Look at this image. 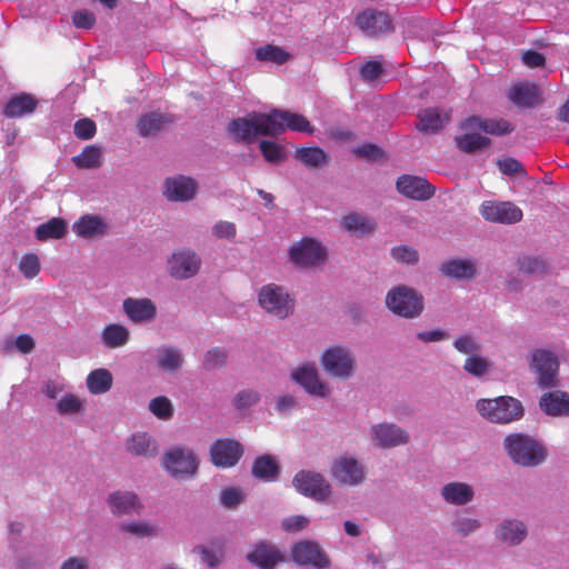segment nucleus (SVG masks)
Instances as JSON below:
<instances>
[{"instance_id":"nucleus-1","label":"nucleus","mask_w":569,"mask_h":569,"mask_svg":"<svg viewBox=\"0 0 569 569\" xmlns=\"http://www.w3.org/2000/svg\"><path fill=\"white\" fill-rule=\"evenodd\" d=\"M286 129L309 134L315 132V127L306 117L280 109L238 118L229 124V132L246 142L253 141L258 136H277Z\"/></svg>"},{"instance_id":"nucleus-2","label":"nucleus","mask_w":569,"mask_h":569,"mask_svg":"<svg viewBox=\"0 0 569 569\" xmlns=\"http://www.w3.org/2000/svg\"><path fill=\"white\" fill-rule=\"evenodd\" d=\"M502 446L510 460L525 468L538 467L548 457L547 447L536 437L523 432L507 435Z\"/></svg>"},{"instance_id":"nucleus-3","label":"nucleus","mask_w":569,"mask_h":569,"mask_svg":"<svg viewBox=\"0 0 569 569\" xmlns=\"http://www.w3.org/2000/svg\"><path fill=\"white\" fill-rule=\"evenodd\" d=\"M385 305L392 315L406 320H413L422 315L425 298L415 288L398 284L386 293Z\"/></svg>"},{"instance_id":"nucleus-4","label":"nucleus","mask_w":569,"mask_h":569,"mask_svg":"<svg viewBox=\"0 0 569 569\" xmlns=\"http://www.w3.org/2000/svg\"><path fill=\"white\" fill-rule=\"evenodd\" d=\"M476 410L486 420L492 423L507 425L522 418L525 409L522 403L509 396L495 399H479Z\"/></svg>"},{"instance_id":"nucleus-5","label":"nucleus","mask_w":569,"mask_h":569,"mask_svg":"<svg viewBox=\"0 0 569 569\" xmlns=\"http://www.w3.org/2000/svg\"><path fill=\"white\" fill-rule=\"evenodd\" d=\"M319 361L322 370L332 379L349 380L357 370L355 353L343 345H333L325 349Z\"/></svg>"},{"instance_id":"nucleus-6","label":"nucleus","mask_w":569,"mask_h":569,"mask_svg":"<svg viewBox=\"0 0 569 569\" xmlns=\"http://www.w3.org/2000/svg\"><path fill=\"white\" fill-rule=\"evenodd\" d=\"M259 307L269 316L283 320L295 311V298L280 284L268 283L257 293Z\"/></svg>"},{"instance_id":"nucleus-7","label":"nucleus","mask_w":569,"mask_h":569,"mask_svg":"<svg viewBox=\"0 0 569 569\" xmlns=\"http://www.w3.org/2000/svg\"><path fill=\"white\" fill-rule=\"evenodd\" d=\"M290 380L302 388L313 398L326 399L331 395V388L323 380L313 361H305L290 370Z\"/></svg>"},{"instance_id":"nucleus-8","label":"nucleus","mask_w":569,"mask_h":569,"mask_svg":"<svg viewBox=\"0 0 569 569\" xmlns=\"http://www.w3.org/2000/svg\"><path fill=\"white\" fill-rule=\"evenodd\" d=\"M529 368L536 376L539 387L552 388L558 385L559 361L557 356L547 349H533L529 356Z\"/></svg>"},{"instance_id":"nucleus-9","label":"nucleus","mask_w":569,"mask_h":569,"mask_svg":"<svg viewBox=\"0 0 569 569\" xmlns=\"http://www.w3.org/2000/svg\"><path fill=\"white\" fill-rule=\"evenodd\" d=\"M327 248L316 238L305 237L292 243L289 259L298 268L308 269L323 263L327 259Z\"/></svg>"},{"instance_id":"nucleus-10","label":"nucleus","mask_w":569,"mask_h":569,"mask_svg":"<svg viewBox=\"0 0 569 569\" xmlns=\"http://www.w3.org/2000/svg\"><path fill=\"white\" fill-rule=\"evenodd\" d=\"M330 475L340 486L358 487L366 481L367 469L356 457L342 455L333 460Z\"/></svg>"},{"instance_id":"nucleus-11","label":"nucleus","mask_w":569,"mask_h":569,"mask_svg":"<svg viewBox=\"0 0 569 569\" xmlns=\"http://www.w3.org/2000/svg\"><path fill=\"white\" fill-rule=\"evenodd\" d=\"M163 467L173 478H192L198 471L199 461L192 449L177 447L164 453Z\"/></svg>"},{"instance_id":"nucleus-12","label":"nucleus","mask_w":569,"mask_h":569,"mask_svg":"<svg viewBox=\"0 0 569 569\" xmlns=\"http://www.w3.org/2000/svg\"><path fill=\"white\" fill-rule=\"evenodd\" d=\"M292 485L298 492L319 502L326 501L332 491L331 485L323 475L310 470L297 472Z\"/></svg>"},{"instance_id":"nucleus-13","label":"nucleus","mask_w":569,"mask_h":569,"mask_svg":"<svg viewBox=\"0 0 569 569\" xmlns=\"http://www.w3.org/2000/svg\"><path fill=\"white\" fill-rule=\"evenodd\" d=\"M372 446L378 449H391L409 442V433L402 427L392 422L373 423L369 428Z\"/></svg>"},{"instance_id":"nucleus-14","label":"nucleus","mask_w":569,"mask_h":569,"mask_svg":"<svg viewBox=\"0 0 569 569\" xmlns=\"http://www.w3.org/2000/svg\"><path fill=\"white\" fill-rule=\"evenodd\" d=\"M167 263L171 277L184 280L198 273L201 267V258L191 249H180L169 257Z\"/></svg>"},{"instance_id":"nucleus-15","label":"nucleus","mask_w":569,"mask_h":569,"mask_svg":"<svg viewBox=\"0 0 569 569\" xmlns=\"http://www.w3.org/2000/svg\"><path fill=\"white\" fill-rule=\"evenodd\" d=\"M495 538L507 547H518L529 536V528L525 520L517 517L502 518L495 528Z\"/></svg>"},{"instance_id":"nucleus-16","label":"nucleus","mask_w":569,"mask_h":569,"mask_svg":"<svg viewBox=\"0 0 569 569\" xmlns=\"http://www.w3.org/2000/svg\"><path fill=\"white\" fill-rule=\"evenodd\" d=\"M209 453L213 466L228 469L239 462L243 455V447L234 439L222 438L211 445Z\"/></svg>"},{"instance_id":"nucleus-17","label":"nucleus","mask_w":569,"mask_h":569,"mask_svg":"<svg viewBox=\"0 0 569 569\" xmlns=\"http://www.w3.org/2000/svg\"><path fill=\"white\" fill-rule=\"evenodd\" d=\"M480 213L485 220L513 224L522 219V210L510 201H483L480 206Z\"/></svg>"},{"instance_id":"nucleus-18","label":"nucleus","mask_w":569,"mask_h":569,"mask_svg":"<svg viewBox=\"0 0 569 569\" xmlns=\"http://www.w3.org/2000/svg\"><path fill=\"white\" fill-rule=\"evenodd\" d=\"M292 559L298 565L312 566L316 569H327L330 560L317 541L302 540L293 545Z\"/></svg>"},{"instance_id":"nucleus-19","label":"nucleus","mask_w":569,"mask_h":569,"mask_svg":"<svg viewBox=\"0 0 569 569\" xmlns=\"http://www.w3.org/2000/svg\"><path fill=\"white\" fill-rule=\"evenodd\" d=\"M156 369L168 376H177L183 369L186 359L182 350L172 345H161L153 351Z\"/></svg>"},{"instance_id":"nucleus-20","label":"nucleus","mask_w":569,"mask_h":569,"mask_svg":"<svg viewBox=\"0 0 569 569\" xmlns=\"http://www.w3.org/2000/svg\"><path fill=\"white\" fill-rule=\"evenodd\" d=\"M122 311L136 325H148L157 318V305L150 298L128 297L122 301Z\"/></svg>"},{"instance_id":"nucleus-21","label":"nucleus","mask_w":569,"mask_h":569,"mask_svg":"<svg viewBox=\"0 0 569 569\" xmlns=\"http://www.w3.org/2000/svg\"><path fill=\"white\" fill-rule=\"evenodd\" d=\"M356 26L368 37H378L393 29L390 16L375 9H367L358 13Z\"/></svg>"},{"instance_id":"nucleus-22","label":"nucleus","mask_w":569,"mask_h":569,"mask_svg":"<svg viewBox=\"0 0 569 569\" xmlns=\"http://www.w3.org/2000/svg\"><path fill=\"white\" fill-rule=\"evenodd\" d=\"M197 192V181L187 176L168 177L163 183V196L172 202H188L196 198Z\"/></svg>"},{"instance_id":"nucleus-23","label":"nucleus","mask_w":569,"mask_h":569,"mask_svg":"<svg viewBox=\"0 0 569 569\" xmlns=\"http://www.w3.org/2000/svg\"><path fill=\"white\" fill-rule=\"evenodd\" d=\"M106 502L110 512L116 517L140 515L144 508L139 496L128 490L109 493Z\"/></svg>"},{"instance_id":"nucleus-24","label":"nucleus","mask_w":569,"mask_h":569,"mask_svg":"<svg viewBox=\"0 0 569 569\" xmlns=\"http://www.w3.org/2000/svg\"><path fill=\"white\" fill-rule=\"evenodd\" d=\"M396 188L406 198L417 201L428 200L435 194V187L426 179L417 176H400L397 179Z\"/></svg>"},{"instance_id":"nucleus-25","label":"nucleus","mask_w":569,"mask_h":569,"mask_svg":"<svg viewBox=\"0 0 569 569\" xmlns=\"http://www.w3.org/2000/svg\"><path fill=\"white\" fill-rule=\"evenodd\" d=\"M246 558L250 563L260 569H274L279 562L284 560L280 549L269 541H259L253 545Z\"/></svg>"},{"instance_id":"nucleus-26","label":"nucleus","mask_w":569,"mask_h":569,"mask_svg":"<svg viewBox=\"0 0 569 569\" xmlns=\"http://www.w3.org/2000/svg\"><path fill=\"white\" fill-rule=\"evenodd\" d=\"M471 117L463 120L460 129L463 131L461 134L456 136L455 141L457 147L466 152L472 153L489 147L491 140L480 134V129L476 124H470Z\"/></svg>"},{"instance_id":"nucleus-27","label":"nucleus","mask_w":569,"mask_h":569,"mask_svg":"<svg viewBox=\"0 0 569 569\" xmlns=\"http://www.w3.org/2000/svg\"><path fill=\"white\" fill-rule=\"evenodd\" d=\"M476 492L471 485L462 481H451L440 489V497L451 506L463 507L471 503Z\"/></svg>"},{"instance_id":"nucleus-28","label":"nucleus","mask_w":569,"mask_h":569,"mask_svg":"<svg viewBox=\"0 0 569 569\" xmlns=\"http://www.w3.org/2000/svg\"><path fill=\"white\" fill-rule=\"evenodd\" d=\"M540 409L550 417H569V393L553 390L543 393L539 399Z\"/></svg>"},{"instance_id":"nucleus-29","label":"nucleus","mask_w":569,"mask_h":569,"mask_svg":"<svg viewBox=\"0 0 569 569\" xmlns=\"http://www.w3.org/2000/svg\"><path fill=\"white\" fill-rule=\"evenodd\" d=\"M442 274L455 280H471L477 276V263L472 259L453 258L440 266Z\"/></svg>"},{"instance_id":"nucleus-30","label":"nucleus","mask_w":569,"mask_h":569,"mask_svg":"<svg viewBox=\"0 0 569 569\" xmlns=\"http://www.w3.org/2000/svg\"><path fill=\"white\" fill-rule=\"evenodd\" d=\"M126 450L136 457L152 458L158 453V445L147 432H136L126 441Z\"/></svg>"},{"instance_id":"nucleus-31","label":"nucleus","mask_w":569,"mask_h":569,"mask_svg":"<svg viewBox=\"0 0 569 569\" xmlns=\"http://www.w3.org/2000/svg\"><path fill=\"white\" fill-rule=\"evenodd\" d=\"M508 97L515 104L523 108L535 107L541 101V92L538 86L528 82L512 86Z\"/></svg>"},{"instance_id":"nucleus-32","label":"nucleus","mask_w":569,"mask_h":569,"mask_svg":"<svg viewBox=\"0 0 569 569\" xmlns=\"http://www.w3.org/2000/svg\"><path fill=\"white\" fill-rule=\"evenodd\" d=\"M130 330L121 323L107 325L101 333V343L108 349H118L124 347L130 340Z\"/></svg>"},{"instance_id":"nucleus-33","label":"nucleus","mask_w":569,"mask_h":569,"mask_svg":"<svg viewBox=\"0 0 569 569\" xmlns=\"http://www.w3.org/2000/svg\"><path fill=\"white\" fill-rule=\"evenodd\" d=\"M72 229L79 237L96 238L106 233L107 226L101 218L87 214L74 222Z\"/></svg>"},{"instance_id":"nucleus-34","label":"nucleus","mask_w":569,"mask_h":569,"mask_svg":"<svg viewBox=\"0 0 569 569\" xmlns=\"http://www.w3.org/2000/svg\"><path fill=\"white\" fill-rule=\"evenodd\" d=\"M38 101L28 93L12 97L4 108V114L10 118H19L34 111Z\"/></svg>"},{"instance_id":"nucleus-35","label":"nucleus","mask_w":569,"mask_h":569,"mask_svg":"<svg viewBox=\"0 0 569 569\" xmlns=\"http://www.w3.org/2000/svg\"><path fill=\"white\" fill-rule=\"evenodd\" d=\"M254 478L273 481L279 473V465L276 458L271 455H262L256 458L251 469Z\"/></svg>"},{"instance_id":"nucleus-36","label":"nucleus","mask_w":569,"mask_h":569,"mask_svg":"<svg viewBox=\"0 0 569 569\" xmlns=\"http://www.w3.org/2000/svg\"><path fill=\"white\" fill-rule=\"evenodd\" d=\"M113 383L112 373L106 368H98L92 370L86 379V385L90 393L103 395L107 393Z\"/></svg>"},{"instance_id":"nucleus-37","label":"nucleus","mask_w":569,"mask_h":569,"mask_svg":"<svg viewBox=\"0 0 569 569\" xmlns=\"http://www.w3.org/2000/svg\"><path fill=\"white\" fill-rule=\"evenodd\" d=\"M341 224L348 232L361 237L370 234L376 229V223L371 219L357 212L343 216Z\"/></svg>"},{"instance_id":"nucleus-38","label":"nucleus","mask_w":569,"mask_h":569,"mask_svg":"<svg viewBox=\"0 0 569 569\" xmlns=\"http://www.w3.org/2000/svg\"><path fill=\"white\" fill-rule=\"evenodd\" d=\"M419 123L417 128L422 132H437L442 129L448 120L447 114H441L438 109L427 108L418 114Z\"/></svg>"},{"instance_id":"nucleus-39","label":"nucleus","mask_w":569,"mask_h":569,"mask_svg":"<svg viewBox=\"0 0 569 569\" xmlns=\"http://www.w3.org/2000/svg\"><path fill=\"white\" fill-rule=\"evenodd\" d=\"M102 149L91 144L84 147L80 154L72 157V162L79 169H98L102 166Z\"/></svg>"},{"instance_id":"nucleus-40","label":"nucleus","mask_w":569,"mask_h":569,"mask_svg":"<svg viewBox=\"0 0 569 569\" xmlns=\"http://www.w3.org/2000/svg\"><path fill=\"white\" fill-rule=\"evenodd\" d=\"M170 119L160 112H149L143 114L138 122V130L142 137L153 136L159 132Z\"/></svg>"},{"instance_id":"nucleus-41","label":"nucleus","mask_w":569,"mask_h":569,"mask_svg":"<svg viewBox=\"0 0 569 569\" xmlns=\"http://www.w3.org/2000/svg\"><path fill=\"white\" fill-rule=\"evenodd\" d=\"M295 158L309 168H319L328 162L327 153L319 147L298 148Z\"/></svg>"},{"instance_id":"nucleus-42","label":"nucleus","mask_w":569,"mask_h":569,"mask_svg":"<svg viewBox=\"0 0 569 569\" xmlns=\"http://www.w3.org/2000/svg\"><path fill=\"white\" fill-rule=\"evenodd\" d=\"M67 232V224L60 218H51L37 227L34 236L39 241L61 239Z\"/></svg>"},{"instance_id":"nucleus-43","label":"nucleus","mask_w":569,"mask_h":569,"mask_svg":"<svg viewBox=\"0 0 569 569\" xmlns=\"http://www.w3.org/2000/svg\"><path fill=\"white\" fill-rule=\"evenodd\" d=\"M476 124L478 128L492 136H503L513 131V127L505 119H482L472 116L470 124Z\"/></svg>"},{"instance_id":"nucleus-44","label":"nucleus","mask_w":569,"mask_h":569,"mask_svg":"<svg viewBox=\"0 0 569 569\" xmlns=\"http://www.w3.org/2000/svg\"><path fill=\"white\" fill-rule=\"evenodd\" d=\"M56 410L64 417L79 415L84 410V400L71 392L63 393L56 403Z\"/></svg>"},{"instance_id":"nucleus-45","label":"nucleus","mask_w":569,"mask_h":569,"mask_svg":"<svg viewBox=\"0 0 569 569\" xmlns=\"http://www.w3.org/2000/svg\"><path fill=\"white\" fill-rule=\"evenodd\" d=\"M482 523L477 518H471L466 515H457L451 521V529L453 535L459 538H467L475 535L480 530Z\"/></svg>"},{"instance_id":"nucleus-46","label":"nucleus","mask_w":569,"mask_h":569,"mask_svg":"<svg viewBox=\"0 0 569 569\" xmlns=\"http://www.w3.org/2000/svg\"><path fill=\"white\" fill-rule=\"evenodd\" d=\"M120 531L137 538H150L157 536V527L148 521H126L120 525Z\"/></svg>"},{"instance_id":"nucleus-47","label":"nucleus","mask_w":569,"mask_h":569,"mask_svg":"<svg viewBox=\"0 0 569 569\" xmlns=\"http://www.w3.org/2000/svg\"><path fill=\"white\" fill-rule=\"evenodd\" d=\"M18 268L26 279H34L41 270L39 256L32 252L23 254L19 261Z\"/></svg>"},{"instance_id":"nucleus-48","label":"nucleus","mask_w":569,"mask_h":569,"mask_svg":"<svg viewBox=\"0 0 569 569\" xmlns=\"http://www.w3.org/2000/svg\"><path fill=\"white\" fill-rule=\"evenodd\" d=\"M463 370L470 376L481 378L490 370V362L478 353L467 357L463 363Z\"/></svg>"},{"instance_id":"nucleus-49","label":"nucleus","mask_w":569,"mask_h":569,"mask_svg":"<svg viewBox=\"0 0 569 569\" xmlns=\"http://www.w3.org/2000/svg\"><path fill=\"white\" fill-rule=\"evenodd\" d=\"M149 410L153 416L161 420H169L173 417V406L166 396H158L150 400Z\"/></svg>"},{"instance_id":"nucleus-50","label":"nucleus","mask_w":569,"mask_h":569,"mask_svg":"<svg viewBox=\"0 0 569 569\" xmlns=\"http://www.w3.org/2000/svg\"><path fill=\"white\" fill-rule=\"evenodd\" d=\"M288 58L289 54L283 49L272 44H267L256 50V59L259 61H270L282 64Z\"/></svg>"},{"instance_id":"nucleus-51","label":"nucleus","mask_w":569,"mask_h":569,"mask_svg":"<svg viewBox=\"0 0 569 569\" xmlns=\"http://www.w3.org/2000/svg\"><path fill=\"white\" fill-rule=\"evenodd\" d=\"M260 393L253 389H243L236 393L232 405L238 410H244L256 406L260 401Z\"/></svg>"},{"instance_id":"nucleus-52","label":"nucleus","mask_w":569,"mask_h":569,"mask_svg":"<svg viewBox=\"0 0 569 569\" xmlns=\"http://www.w3.org/2000/svg\"><path fill=\"white\" fill-rule=\"evenodd\" d=\"M453 348L460 353L472 356L480 351L481 347L471 335H461L455 338Z\"/></svg>"},{"instance_id":"nucleus-53","label":"nucleus","mask_w":569,"mask_h":569,"mask_svg":"<svg viewBox=\"0 0 569 569\" xmlns=\"http://www.w3.org/2000/svg\"><path fill=\"white\" fill-rule=\"evenodd\" d=\"M260 151L268 162L278 163L284 159L283 148L273 141L262 140Z\"/></svg>"},{"instance_id":"nucleus-54","label":"nucleus","mask_w":569,"mask_h":569,"mask_svg":"<svg viewBox=\"0 0 569 569\" xmlns=\"http://www.w3.org/2000/svg\"><path fill=\"white\" fill-rule=\"evenodd\" d=\"M501 173L509 177H526L527 172L522 164L515 158L506 157L497 161Z\"/></svg>"},{"instance_id":"nucleus-55","label":"nucleus","mask_w":569,"mask_h":569,"mask_svg":"<svg viewBox=\"0 0 569 569\" xmlns=\"http://www.w3.org/2000/svg\"><path fill=\"white\" fill-rule=\"evenodd\" d=\"M194 551L201 556V560L210 568H217L223 558L222 547L212 549L204 546H198L194 548Z\"/></svg>"},{"instance_id":"nucleus-56","label":"nucleus","mask_w":569,"mask_h":569,"mask_svg":"<svg viewBox=\"0 0 569 569\" xmlns=\"http://www.w3.org/2000/svg\"><path fill=\"white\" fill-rule=\"evenodd\" d=\"M227 352L221 348L208 350L203 357V367L207 370H214L226 365Z\"/></svg>"},{"instance_id":"nucleus-57","label":"nucleus","mask_w":569,"mask_h":569,"mask_svg":"<svg viewBox=\"0 0 569 569\" xmlns=\"http://www.w3.org/2000/svg\"><path fill=\"white\" fill-rule=\"evenodd\" d=\"M383 73L381 57H376L373 60L366 62L361 69V78L367 82H373Z\"/></svg>"},{"instance_id":"nucleus-58","label":"nucleus","mask_w":569,"mask_h":569,"mask_svg":"<svg viewBox=\"0 0 569 569\" xmlns=\"http://www.w3.org/2000/svg\"><path fill=\"white\" fill-rule=\"evenodd\" d=\"M518 267L521 271L529 274L542 273L546 269L545 261L537 257H522L518 260Z\"/></svg>"},{"instance_id":"nucleus-59","label":"nucleus","mask_w":569,"mask_h":569,"mask_svg":"<svg viewBox=\"0 0 569 569\" xmlns=\"http://www.w3.org/2000/svg\"><path fill=\"white\" fill-rule=\"evenodd\" d=\"M391 257L403 263L412 264L419 259L417 250L408 246H399L391 249Z\"/></svg>"},{"instance_id":"nucleus-60","label":"nucleus","mask_w":569,"mask_h":569,"mask_svg":"<svg viewBox=\"0 0 569 569\" xmlns=\"http://www.w3.org/2000/svg\"><path fill=\"white\" fill-rule=\"evenodd\" d=\"M236 233L237 229L233 222L220 220L212 226V234L218 239L232 240Z\"/></svg>"},{"instance_id":"nucleus-61","label":"nucleus","mask_w":569,"mask_h":569,"mask_svg":"<svg viewBox=\"0 0 569 569\" xmlns=\"http://www.w3.org/2000/svg\"><path fill=\"white\" fill-rule=\"evenodd\" d=\"M310 520L301 515L290 516L281 522V528L287 532H298L308 527Z\"/></svg>"},{"instance_id":"nucleus-62","label":"nucleus","mask_w":569,"mask_h":569,"mask_svg":"<svg viewBox=\"0 0 569 569\" xmlns=\"http://www.w3.org/2000/svg\"><path fill=\"white\" fill-rule=\"evenodd\" d=\"M299 406L298 398L293 395H281L277 398L274 409L280 415H287Z\"/></svg>"},{"instance_id":"nucleus-63","label":"nucleus","mask_w":569,"mask_h":569,"mask_svg":"<svg viewBox=\"0 0 569 569\" xmlns=\"http://www.w3.org/2000/svg\"><path fill=\"white\" fill-rule=\"evenodd\" d=\"M64 383L59 380L49 379L42 382L41 392L49 399L57 400L63 395Z\"/></svg>"},{"instance_id":"nucleus-64","label":"nucleus","mask_w":569,"mask_h":569,"mask_svg":"<svg viewBox=\"0 0 569 569\" xmlns=\"http://www.w3.org/2000/svg\"><path fill=\"white\" fill-rule=\"evenodd\" d=\"M96 133V123L88 119L78 120L74 123V134L81 140H89Z\"/></svg>"}]
</instances>
